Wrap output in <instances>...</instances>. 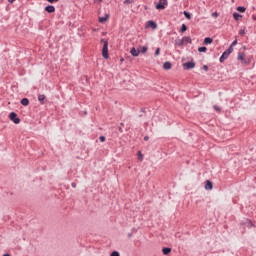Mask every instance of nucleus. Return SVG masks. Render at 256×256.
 I'll list each match as a JSON object with an SVG mask.
<instances>
[{
    "mask_svg": "<svg viewBox=\"0 0 256 256\" xmlns=\"http://www.w3.org/2000/svg\"><path fill=\"white\" fill-rule=\"evenodd\" d=\"M140 111H141V113H143L144 115H147V111H146V108H145V107H142Z\"/></svg>",
    "mask_w": 256,
    "mask_h": 256,
    "instance_id": "72a5a7b5",
    "label": "nucleus"
},
{
    "mask_svg": "<svg viewBox=\"0 0 256 256\" xmlns=\"http://www.w3.org/2000/svg\"><path fill=\"white\" fill-rule=\"evenodd\" d=\"M146 27H149L150 29H157V22H155L154 20H149L146 23Z\"/></svg>",
    "mask_w": 256,
    "mask_h": 256,
    "instance_id": "0eeeda50",
    "label": "nucleus"
},
{
    "mask_svg": "<svg viewBox=\"0 0 256 256\" xmlns=\"http://www.w3.org/2000/svg\"><path fill=\"white\" fill-rule=\"evenodd\" d=\"M130 53L132 57H139L141 51L139 49H136L135 47H132Z\"/></svg>",
    "mask_w": 256,
    "mask_h": 256,
    "instance_id": "1a4fd4ad",
    "label": "nucleus"
},
{
    "mask_svg": "<svg viewBox=\"0 0 256 256\" xmlns=\"http://www.w3.org/2000/svg\"><path fill=\"white\" fill-rule=\"evenodd\" d=\"M20 103H21V105H23L24 107H28V105H29V99H28V98H22V99L20 100Z\"/></svg>",
    "mask_w": 256,
    "mask_h": 256,
    "instance_id": "f3484780",
    "label": "nucleus"
},
{
    "mask_svg": "<svg viewBox=\"0 0 256 256\" xmlns=\"http://www.w3.org/2000/svg\"><path fill=\"white\" fill-rule=\"evenodd\" d=\"M118 130H119L120 133H123V127L122 126H119Z\"/></svg>",
    "mask_w": 256,
    "mask_h": 256,
    "instance_id": "ea45409f",
    "label": "nucleus"
},
{
    "mask_svg": "<svg viewBox=\"0 0 256 256\" xmlns=\"http://www.w3.org/2000/svg\"><path fill=\"white\" fill-rule=\"evenodd\" d=\"M106 140H107V138H106L105 136H100V137H99V141H100L101 143H105Z\"/></svg>",
    "mask_w": 256,
    "mask_h": 256,
    "instance_id": "7c9ffc66",
    "label": "nucleus"
},
{
    "mask_svg": "<svg viewBox=\"0 0 256 256\" xmlns=\"http://www.w3.org/2000/svg\"><path fill=\"white\" fill-rule=\"evenodd\" d=\"M16 0H8L9 3H15Z\"/></svg>",
    "mask_w": 256,
    "mask_h": 256,
    "instance_id": "c03bdc74",
    "label": "nucleus"
},
{
    "mask_svg": "<svg viewBox=\"0 0 256 256\" xmlns=\"http://www.w3.org/2000/svg\"><path fill=\"white\" fill-rule=\"evenodd\" d=\"M143 115H145V114L142 113V114L139 115V117H143Z\"/></svg>",
    "mask_w": 256,
    "mask_h": 256,
    "instance_id": "8fccbe9b",
    "label": "nucleus"
},
{
    "mask_svg": "<svg viewBox=\"0 0 256 256\" xmlns=\"http://www.w3.org/2000/svg\"><path fill=\"white\" fill-rule=\"evenodd\" d=\"M211 43H213V38L211 37H206L203 41L204 45H211Z\"/></svg>",
    "mask_w": 256,
    "mask_h": 256,
    "instance_id": "dca6fc26",
    "label": "nucleus"
},
{
    "mask_svg": "<svg viewBox=\"0 0 256 256\" xmlns=\"http://www.w3.org/2000/svg\"><path fill=\"white\" fill-rule=\"evenodd\" d=\"M144 141H149V136H145Z\"/></svg>",
    "mask_w": 256,
    "mask_h": 256,
    "instance_id": "79ce46f5",
    "label": "nucleus"
},
{
    "mask_svg": "<svg viewBox=\"0 0 256 256\" xmlns=\"http://www.w3.org/2000/svg\"><path fill=\"white\" fill-rule=\"evenodd\" d=\"M124 5H131V3H135V0H124Z\"/></svg>",
    "mask_w": 256,
    "mask_h": 256,
    "instance_id": "c85d7f7f",
    "label": "nucleus"
},
{
    "mask_svg": "<svg viewBox=\"0 0 256 256\" xmlns=\"http://www.w3.org/2000/svg\"><path fill=\"white\" fill-rule=\"evenodd\" d=\"M211 16L217 18V17H219V13H218V12H213V13L211 14Z\"/></svg>",
    "mask_w": 256,
    "mask_h": 256,
    "instance_id": "f704fd0d",
    "label": "nucleus"
},
{
    "mask_svg": "<svg viewBox=\"0 0 256 256\" xmlns=\"http://www.w3.org/2000/svg\"><path fill=\"white\" fill-rule=\"evenodd\" d=\"M232 53H233V48L228 47V49H226L220 56L219 58L220 63H224L226 59H229V55H231Z\"/></svg>",
    "mask_w": 256,
    "mask_h": 256,
    "instance_id": "f03ea898",
    "label": "nucleus"
},
{
    "mask_svg": "<svg viewBox=\"0 0 256 256\" xmlns=\"http://www.w3.org/2000/svg\"><path fill=\"white\" fill-rule=\"evenodd\" d=\"M3 256H11V254H9V253H6V254H4Z\"/></svg>",
    "mask_w": 256,
    "mask_h": 256,
    "instance_id": "de8ad7c7",
    "label": "nucleus"
},
{
    "mask_svg": "<svg viewBox=\"0 0 256 256\" xmlns=\"http://www.w3.org/2000/svg\"><path fill=\"white\" fill-rule=\"evenodd\" d=\"M127 237H128V239H131V237H133V233H128Z\"/></svg>",
    "mask_w": 256,
    "mask_h": 256,
    "instance_id": "a19ab883",
    "label": "nucleus"
},
{
    "mask_svg": "<svg viewBox=\"0 0 256 256\" xmlns=\"http://www.w3.org/2000/svg\"><path fill=\"white\" fill-rule=\"evenodd\" d=\"M120 61H121V63H123V61H125V58H121Z\"/></svg>",
    "mask_w": 256,
    "mask_h": 256,
    "instance_id": "49530a36",
    "label": "nucleus"
},
{
    "mask_svg": "<svg viewBox=\"0 0 256 256\" xmlns=\"http://www.w3.org/2000/svg\"><path fill=\"white\" fill-rule=\"evenodd\" d=\"M99 1H103V0H99Z\"/></svg>",
    "mask_w": 256,
    "mask_h": 256,
    "instance_id": "3c124183",
    "label": "nucleus"
},
{
    "mask_svg": "<svg viewBox=\"0 0 256 256\" xmlns=\"http://www.w3.org/2000/svg\"><path fill=\"white\" fill-rule=\"evenodd\" d=\"M160 54H161V48H157L154 52L155 57H159Z\"/></svg>",
    "mask_w": 256,
    "mask_h": 256,
    "instance_id": "cd10ccee",
    "label": "nucleus"
},
{
    "mask_svg": "<svg viewBox=\"0 0 256 256\" xmlns=\"http://www.w3.org/2000/svg\"><path fill=\"white\" fill-rule=\"evenodd\" d=\"M240 227H248V229H251V227H255L253 224V221L251 219H246L245 221L240 223Z\"/></svg>",
    "mask_w": 256,
    "mask_h": 256,
    "instance_id": "423d86ee",
    "label": "nucleus"
},
{
    "mask_svg": "<svg viewBox=\"0 0 256 256\" xmlns=\"http://www.w3.org/2000/svg\"><path fill=\"white\" fill-rule=\"evenodd\" d=\"M44 11H46V13H55V6L53 5H47L44 8Z\"/></svg>",
    "mask_w": 256,
    "mask_h": 256,
    "instance_id": "9b49d317",
    "label": "nucleus"
},
{
    "mask_svg": "<svg viewBox=\"0 0 256 256\" xmlns=\"http://www.w3.org/2000/svg\"><path fill=\"white\" fill-rule=\"evenodd\" d=\"M167 5H169V2L167 0H159L158 3H156L155 7L158 11H163Z\"/></svg>",
    "mask_w": 256,
    "mask_h": 256,
    "instance_id": "20e7f679",
    "label": "nucleus"
},
{
    "mask_svg": "<svg viewBox=\"0 0 256 256\" xmlns=\"http://www.w3.org/2000/svg\"><path fill=\"white\" fill-rule=\"evenodd\" d=\"M237 59H238V61H241V63H243V61H245V53L239 52Z\"/></svg>",
    "mask_w": 256,
    "mask_h": 256,
    "instance_id": "2eb2a0df",
    "label": "nucleus"
},
{
    "mask_svg": "<svg viewBox=\"0 0 256 256\" xmlns=\"http://www.w3.org/2000/svg\"><path fill=\"white\" fill-rule=\"evenodd\" d=\"M195 61H189L186 63H183L182 67L184 71H191V69H195Z\"/></svg>",
    "mask_w": 256,
    "mask_h": 256,
    "instance_id": "39448f33",
    "label": "nucleus"
},
{
    "mask_svg": "<svg viewBox=\"0 0 256 256\" xmlns=\"http://www.w3.org/2000/svg\"><path fill=\"white\" fill-rule=\"evenodd\" d=\"M163 255H169L171 253V248L169 247H163L162 248Z\"/></svg>",
    "mask_w": 256,
    "mask_h": 256,
    "instance_id": "aec40b11",
    "label": "nucleus"
},
{
    "mask_svg": "<svg viewBox=\"0 0 256 256\" xmlns=\"http://www.w3.org/2000/svg\"><path fill=\"white\" fill-rule=\"evenodd\" d=\"M236 11H238V13H245V11H247V8L245 6H238L236 8Z\"/></svg>",
    "mask_w": 256,
    "mask_h": 256,
    "instance_id": "412c9836",
    "label": "nucleus"
},
{
    "mask_svg": "<svg viewBox=\"0 0 256 256\" xmlns=\"http://www.w3.org/2000/svg\"><path fill=\"white\" fill-rule=\"evenodd\" d=\"M108 19H109V14H105L103 17H99L98 22L99 23H107Z\"/></svg>",
    "mask_w": 256,
    "mask_h": 256,
    "instance_id": "4468645a",
    "label": "nucleus"
},
{
    "mask_svg": "<svg viewBox=\"0 0 256 256\" xmlns=\"http://www.w3.org/2000/svg\"><path fill=\"white\" fill-rule=\"evenodd\" d=\"M213 109H215L217 111V113H220V111H221V108L217 105H214Z\"/></svg>",
    "mask_w": 256,
    "mask_h": 256,
    "instance_id": "2f4dec72",
    "label": "nucleus"
},
{
    "mask_svg": "<svg viewBox=\"0 0 256 256\" xmlns=\"http://www.w3.org/2000/svg\"><path fill=\"white\" fill-rule=\"evenodd\" d=\"M175 45H177V47H183V45H185L183 38L179 40H175Z\"/></svg>",
    "mask_w": 256,
    "mask_h": 256,
    "instance_id": "6ab92c4d",
    "label": "nucleus"
},
{
    "mask_svg": "<svg viewBox=\"0 0 256 256\" xmlns=\"http://www.w3.org/2000/svg\"><path fill=\"white\" fill-rule=\"evenodd\" d=\"M187 29H188L187 25L182 24L181 28H180V33H185V31H187Z\"/></svg>",
    "mask_w": 256,
    "mask_h": 256,
    "instance_id": "393cba45",
    "label": "nucleus"
},
{
    "mask_svg": "<svg viewBox=\"0 0 256 256\" xmlns=\"http://www.w3.org/2000/svg\"><path fill=\"white\" fill-rule=\"evenodd\" d=\"M182 40L184 41V45H185V43H186V44H187V43H190V44L193 43V40H192L191 37H189V36H184V37L182 38Z\"/></svg>",
    "mask_w": 256,
    "mask_h": 256,
    "instance_id": "a211bd4d",
    "label": "nucleus"
},
{
    "mask_svg": "<svg viewBox=\"0 0 256 256\" xmlns=\"http://www.w3.org/2000/svg\"><path fill=\"white\" fill-rule=\"evenodd\" d=\"M202 69H203L204 71H209V66L203 65Z\"/></svg>",
    "mask_w": 256,
    "mask_h": 256,
    "instance_id": "e433bc0d",
    "label": "nucleus"
},
{
    "mask_svg": "<svg viewBox=\"0 0 256 256\" xmlns=\"http://www.w3.org/2000/svg\"><path fill=\"white\" fill-rule=\"evenodd\" d=\"M242 49H244V50L247 49V46H243Z\"/></svg>",
    "mask_w": 256,
    "mask_h": 256,
    "instance_id": "09e8293b",
    "label": "nucleus"
},
{
    "mask_svg": "<svg viewBox=\"0 0 256 256\" xmlns=\"http://www.w3.org/2000/svg\"><path fill=\"white\" fill-rule=\"evenodd\" d=\"M235 45H237V39H235L229 47H232V49H233V47H235Z\"/></svg>",
    "mask_w": 256,
    "mask_h": 256,
    "instance_id": "473e14b6",
    "label": "nucleus"
},
{
    "mask_svg": "<svg viewBox=\"0 0 256 256\" xmlns=\"http://www.w3.org/2000/svg\"><path fill=\"white\" fill-rule=\"evenodd\" d=\"M48 1V3H57V1H59V0H47Z\"/></svg>",
    "mask_w": 256,
    "mask_h": 256,
    "instance_id": "58836bf2",
    "label": "nucleus"
},
{
    "mask_svg": "<svg viewBox=\"0 0 256 256\" xmlns=\"http://www.w3.org/2000/svg\"><path fill=\"white\" fill-rule=\"evenodd\" d=\"M242 64L243 65H251V58H247V59L244 58Z\"/></svg>",
    "mask_w": 256,
    "mask_h": 256,
    "instance_id": "a878e982",
    "label": "nucleus"
},
{
    "mask_svg": "<svg viewBox=\"0 0 256 256\" xmlns=\"http://www.w3.org/2000/svg\"><path fill=\"white\" fill-rule=\"evenodd\" d=\"M45 99H47L45 94L38 95V101H39L40 105H45Z\"/></svg>",
    "mask_w": 256,
    "mask_h": 256,
    "instance_id": "f8f14e48",
    "label": "nucleus"
},
{
    "mask_svg": "<svg viewBox=\"0 0 256 256\" xmlns=\"http://www.w3.org/2000/svg\"><path fill=\"white\" fill-rule=\"evenodd\" d=\"M147 51H149V47H147V46H142L140 49V53H142V54L147 53Z\"/></svg>",
    "mask_w": 256,
    "mask_h": 256,
    "instance_id": "b1692460",
    "label": "nucleus"
},
{
    "mask_svg": "<svg viewBox=\"0 0 256 256\" xmlns=\"http://www.w3.org/2000/svg\"><path fill=\"white\" fill-rule=\"evenodd\" d=\"M198 52H199V53H207V47H205V46L199 47V48H198Z\"/></svg>",
    "mask_w": 256,
    "mask_h": 256,
    "instance_id": "5701e85b",
    "label": "nucleus"
},
{
    "mask_svg": "<svg viewBox=\"0 0 256 256\" xmlns=\"http://www.w3.org/2000/svg\"><path fill=\"white\" fill-rule=\"evenodd\" d=\"M71 187H73V189H75V188L77 187V183L72 182V183H71Z\"/></svg>",
    "mask_w": 256,
    "mask_h": 256,
    "instance_id": "4c0bfd02",
    "label": "nucleus"
},
{
    "mask_svg": "<svg viewBox=\"0 0 256 256\" xmlns=\"http://www.w3.org/2000/svg\"><path fill=\"white\" fill-rule=\"evenodd\" d=\"M120 127H125V123L121 122Z\"/></svg>",
    "mask_w": 256,
    "mask_h": 256,
    "instance_id": "37998d69",
    "label": "nucleus"
},
{
    "mask_svg": "<svg viewBox=\"0 0 256 256\" xmlns=\"http://www.w3.org/2000/svg\"><path fill=\"white\" fill-rule=\"evenodd\" d=\"M137 157L139 161H143V153H141V151L137 152Z\"/></svg>",
    "mask_w": 256,
    "mask_h": 256,
    "instance_id": "bb28decb",
    "label": "nucleus"
},
{
    "mask_svg": "<svg viewBox=\"0 0 256 256\" xmlns=\"http://www.w3.org/2000/svg\"><path fill=\"white\" fill-rule=\"evenodd\" d=\"M252 19L254 20V21H256V16L254 15V16H252Z\"/></svg>",
    "mask_w": 256,
    "mask_h": 256,
    "instance_id": "a18cd8bd",
    "label": "nucleus"
},
{
    "mask_svg": "<svg viewBox=\"0 0 256 256\" xmlns=\"http://www.w3.org/2000/svg\"><path fill=\"white\" fill-rule=\"evenodd\" d=\"M239 35H241V36L245 35V28H243V29H241V30L239 31Z\"/></svg>",
    "mask_w": 256,
    "mask_h": 256,
    "instance_id": "c9c22d12",
    "label": "nucleus"
},
{
    "mask_svg": "<svg viewBox=\"0 0 256 256\" xmlns=\"http://www.w3.org/2000/svg\"><path fill=\"white\" fill-rule=\"evenodd\" d=\"M232 15H233V19L235 21H241V19H243V15H241V14H239L237 12H234Z\"/></svg>",
    "mask_w": 256,
    "mask_h": 256,
    "instance_id": "ddd939ff",
    "label": "nucleus"
},
{
    "mask_svg": "<svg viewBox=\"0 0 256 256\" xmlns=\"http://www.w3.org/2000/svg\"><path fill=\"white\" fill-rule=\"evenodd\" d=\"M183 15H184V17H186V18L188 19V21H191V17H192V15H191V13H190V12H188V11H184V12H183Z\"/></svg>",
    "mask_w": 256,
    "mask_h": 256,
    "instance_id": "4be33fe9",
    "label": "nucleus"
},
{
    "mask_svg": "<svg viewBox=\"0 0 256 256\" xmlns=\"http://www.w3.org/2000/svg\"><path fill=\"white\" fill-rule=\"evenodd\" d=\"M205 189L206 191H211L213 189V182H211V180L205 181Z\"/></svg>",
    "mask_w": 256,
    "mask_h": 256,
    "instance_id": "9d476101",
    "label": "nucleus"
},
{
    "mask_svg": "<svg viewBox=\"0 0 256 256\" xmlns=\"http://www.w3.org/2000/svg\"><path fill=\"white\" fill-rule=\"evenodd\" d=\"M9 119L10 121H12V123H14L15 125H19V123H21V118H19V116L17 115L16 112H11L9 114Z\"/></svg>",
    "mask_w": 256,
    "mask_h": 256,
    "instance_id": "7ed1b4c3",
    "label": "nucleus"
},
{
    "mask_svg": "<svg viewBox=\"0 0 256 256\" xmlns=\"http://www.w3.org/2000/svg\"><path fill=\"white\" fill-rule=\"evenodd\" d=\"M100 43H103L102 57L103 59H109V40L101 39Z\"/></svg>",
    "mask_w": 256,
    "mask_h": 256,
    "instance_id": "f257e3e1",
    "label": "nucleus"
},
{
    "mask_svg": "<svg viewBox=\"0 0 256 256\" xmlns=\"http://www.w3.org/2000/svg\"><path fill=\"white\" fill-rule=\"evenodd\" d=\"M110 256H121V254L119 253V251H113L111 252Z\"/></svg>",
    "mask_w": 256,
    "mask_h": 256,
    "instance_id": "c756f323",
    "label": "nucleus"
},
{
    "mask_svg": "<svg viewBox=\"0 0 256 256\" xmlns=\"http://www.w3.org/2000/svg\"><path fill=\"white\" fill-rule=\"evenodd\" d=\"M162 67H163L164 71H170V69L173 68V64L169 61H166L163 63Z\"/></svg>",
    "mask_w": 256,
    "mask_h": 256,
    "instance_id": "6e6552de",
    "label": "nucleus"
}]
</instances>
